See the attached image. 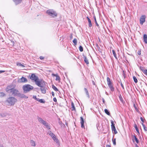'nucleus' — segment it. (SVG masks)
<instances>
[{
    "instance_id": "9d476101",
    "label": "nucleus",
    "mask_w": 147,
    "mask_h": 147,
    "mask_svg": "<svg viewBox=\"0 0 147 147\" xmlns=\"http://www.w3.org/2000/svg\"><path fill=\"white\" fill-rule=\"evenodd\" d=\"M27 82L26 78L23 77H22L21 78L19 79L18 80V82L19 83L26 82Z\"/></svg>"
},
{
    "instance_id": "a878e982",
    "label": "nucleus",
    "mask_w": 147,
    "mask_h": 147,
    "mask_svg": "<svg viewBox=\"0 0 147 147\" xmlns=\"http://www.w3.org/2000/svg\"><path fill=\"white\" fill-rule=\"evenodd\" d=\"M105 113L107 114L108 115H110V113L109 111L106 109L105 110Z\"/></svg>"
},
{
    "instance_id": "6e6d98bb",
    "label": "nucleus",
    "mask_w": 147,
    "mask_h": 147,
    "mask_svg": "<svg viewBox=\"0 0 147 147\" xmlns=\"http://www.w3.org/2000/svg\"><path fill=\"white\" fill-rule=\"evenodd\" d=\"M5 72L4 71H0V74H1L2 73L4 72Z\"/></svg>"
},
{
    "instance_id": "5701e85b",
    "label": "nucleus",
    "mask_w": 147,
    "mask_h": 147,
    "mask_svg": "<svg viewBox=\"0 0 147 147\" xmlns=\"http://www.w3.org/2000/svg\"><path fill=\"white\" fill-rule=\"evenodd\" d=\"M31 145L32 146H35V144L34 141L33 140H31L30 142Z\"/></svg>"
},
{
    "instance_id": "c85d7f7f",
    "label": "nucleus",
    "mask_w": 147,
    "mask_h": 147,
    "mask_svg": "<svg viewBox=\"0 0 147 147\" xmlns=\"http://www.w3.org/2000/svg\"><path fill=\"white\" fill-rule=\"evenodd\" d=\"M73 42L75 45H76L77 44V40L76 38H74L73 40Z\"/></svg>"
},
{
    "instance_id": "39448f33",
    "label": "nucleus",
    "mask_w": 147,
    "mask_h": 147,
    "mask_svg": "<svg viewBox=\"0 0 147 147\" xmlns=\"http://www.w3.org/2000/svg\"><path fill=\"white\" fill-rule=\"evenodd\" d=\"M50 136H51L53 140L56 142H58V140L56 138L55 135L51 131H49L47 133Z\"/></svg>"
},
{
    "instance_id": "7c9ffc66",
    "label": "nucleus",
    "mask_w": 147,
    "mask_h": 147,
    "mask_svg": "<svg viewBox=\"0 0 147 147\" xmlns=\"http://www.w3.org/2000/svg\"><path fill=\"white\" fill-rule=\"evenodd\" d=\"M142 125L144 128V129L145 131H147V127H146L145 125L143 124V123H142Z\"/></svg>"
},
{
    "instance_id": "0eeeda50",
    "label": "nucleus",
    "mask_w": 147,
    "mask_h": 147,
    "mask_svg": "<svg viewBox=\"0 0 147 147\" xmlns=\"http://www.w3.org/2000/svg\"><path fill=\"white\" fill-rule=\"evenodd\" d=\"M111 127L112 130L113 131H114V132L115 134H116L117 133V131L115 127V124L114 123V122L113 121H111Z\"/></svg>"
},
{
    "instance_id": "1a4fd4ad",
    "label": "nucleus",
    "mask_w": 147,
    "mask_h": 147,
    "mask_svg": "<svg viewBox=\"0 0 147 147\" xmlns=\"http://www.w3.org/2000/svg\"><path fill=\"white\" fill-rule=\"evenodd\" d=\"M146 16L145 15L142 16L140 18V22L141 25H142L144 22L145 21V19Z\"/></svg>"
},
{
    "instance_id": "6ab92c4d",
    "label": "nucleus",
    "mask_w": 147,
    "mask_h": 147,
    "mask_svg": "<svg viewBox=\"0 0 147 147\" xmlns=\"http://www.w3.org/2000/svg\"><path fill=\"white\" fill-rule=\"evenodd\" d=\"M87 18L89 23V26L90 27H91L92 26L91 21L90 18L88 17H87Z\"/></svg>"
},
{
    "instance_id": "ea45409f",
    "label": "nucleus",
    "mask_w": 147,
    "mask_h": 147,
    "mask_svg": "<svg viewBox=\"0 0 147 147\" xmlns=\"http://www.w3.org/2000/svg\"><path fill=\"white\" fill-rule=\"evenodd\" d=\"M99 125L98 124L96 125V127H97V129L98 130H100V127L99 126Z\"/></svg>"
},
{
    "instance_id": "a19ab883",
    "label": "nucleus",
    "mask_w": 147,
    "mask_h": 147,
    "mask_svg": "<svg viewBox=\"0 0 147 147\" xmlns=\"http://www.w3.org/2000/svg\"><path fill=\"white\" fill-rule=\"evenodd\" d=\"M112 52H113V55H114V56L115 58H116V54L115 51L114 50H112Z\"/></svg>"
},
{
    "instance_id": "f257e3e1",
    "label": "nucleus",
    "mask_w": 147,
    "mask_h": 147,
    "mask_svg": "<svg viewBox=\"0 0 147 147\" xmlns=\"http://www.w3.org/2000/svg\"><path fill=\"white\" fill-rule=\"evenodd\" d=\"M17 99L14 97H10L8 98L5 102V104L8 105H13L17 101Z\"/></svg>"
},
{
    "instance_id": "4be33fe9",
    "label": "nucleus",
    "mask_w": 147,
    "mask_h": 147,
    "mask_svg": "<svg viewBox=\"0 0 147 147\" xmlns=\"http://www.w3.org/2000/svg\"><path fill=\"white\" fill-rule=\"evenodd\" d=\"M21 1H13L15 5H17L21 3Z\"/></svg>"
},
{
    "instance_id": "e433bc0d",
    "label": "nucleus",
    "mask_w": 147,
    "mask_h": 147,
    "mask_svg": "<svg viewBox=\"0 0 147 147\" xmlns=\"http://www.w3.org/2000/svg\"><path fill=\"white\" fill-rule=\"evenodd\" d=\"M140 69L142 71L144 72V71H145V70H146L145 69H144V67H140Z\"/></svg>"
},
{
    "instance_id": "69168bd1",
    "label": "nucleus",
    "mask_w": 147,
    "mask_h": 147,
    "mask_svg": "<svg viewBox=\"0 0 147 147\" xmlns=\"http://www.w3.org/2000/svg\"><path fill=\"white\" fill-rule=\"evenodd\" d=\"M0 147H3V146H0Z\"/></svg>"
},
{
    "instance_id": "338daca9",
    "label": "nucleus",
    "mask_w": 147,
    "mask_h": 147,
    "mask_svg": "<svg viewBox=\"0 0 147 147\" xmlns=\"http://www.w3.org/2000/svg\"><path fill=\"white\" fill-rule=\"evenodd\" d=\"M99 113H100V114H100V112H99Z\"/></svg>"
},
{
    "instance_id": "72a5a7b5",
    "label": "nucleus",
    "mask_w": 147,
    "mask_h": 147,
    "mask_svg": "<svg viewBox=\"0 0 147 147\" xmlns=\"http://www.w3.org/2000/svg\"><path fill=\"white\" fill-rule=\"evenodd\" d=\"M0 116L2 117H4L6 116V114L5 113H2L0 114Z\"/></svg>"
},
{
    "instance_id": "bf43d9fd",
    "label": "nucleus",
    "mask_w": 147,
    "mask_h": 147,
    "mask_svg": "<svg viewBox=\"0 0 147 147\" xmlns=\"http://www.w3.org/2000/svg\"><path fill=\"white\" fill-rule=\"evenodd\" d=\"M106 147H111V146L109 145H107Z\"/></svg>"
},
{
    "instance_id": "393cba45",
    "label": "nucleus",
    "mask_w": 147,
    "mask_h": 147,
    "mask_svg": "<svg viewBox=\"0 0 147 147\" xmlns=\"http://www.w3.org/2000/svg\"><path fill=\"white\" fill-rule=\"evenodd\" d=\"M52 88L56 91H58V89L54 85H52Z\"/></svg>"
},
{
    "instance_id": "c756f323",
    "label": "nucleus",
    "mask_w": 147,
    "mask_h": 147,
    "mask_svg": "<svg viewBox=\"0 0 147 147\" xmlns=\"http://www.w3.org/2000/svg\"><path fill=\"white\" fill-rule=\"evenodd\" d=\"M133 78L135 82L136 83H137L138 82V80L136 77L135 76H133Z\"/></svg>"
},
{
    "instance_id": "052dcab7",
    "label": "nucleus",
    "mask_w": 147,
    "mask_h": 147,
    "mask_svg": "<svg viewBox=\"0 0 147 147\" xmlns=\"http://www.w3.org/2000/svg\"><path fill=\"white\" fill-rule=\"evenodd\" d=\"M135 146H136V147H139L137 145V144H135Z\"/></svg>"
},
{
    "instance_id": "2f4dec72",
    "label": "nucleus",
    "mask_w": 147,
    "mask_h": 147,
    "mask_svg": "<svg viewBox=\"0 0 147 147\" xmlns=\"http://www.w3.org/2000/svg\"><path fill=\"white\" fill-rule=\"evenodd\" d=\"M107 84H109V83H112V82H111L110 81V78L109 77H107Z\"/></svg>"
},
{
    "instance_id": "f8f14e48",
    "label": "nucleus",
    "mask_w": 147,
    "mask_h": 147,
    "mask_svg": "<svg viewBox=\"0 0 147 147\" xmlns=\"http://www.w3.org/2000/svg\"><path fill=\"white\" fill-rule=\"evenodd\" d=\"M108 85L109 88L111 91L113 92L114 91V88L113 87L112 83H109V84H108Z\"/></svg>"
},
{
    "instance_id": "bb28decb",
    "label": "nucleus",
    "mask_w": 147,
    "mask_h": 147,
    "mask_svg": "<svg viewBox=\"0 0 147 147\" xmlns=\"http://www.w3.org/2000/svg\"><path fill=\"white\" fill-rule=\"evenodd\" d=\"M134 139L135 140L137 144H138L139 143V141L138 140V138H137V137H136V136H134Z\"/></svg>"
},
{
    "instance_id": "4d7b16f0",
    "label": "nucleus",
    "mask_w": 147,
    "mask_h": 147,
    "mask_svg": "<svg viewBox=\"0 0 147 147\" xmlns=\"http://www.w3.org/2000/svg\"><path fill=\"white\" fill-rule=\"evenodd\" d=\"M92 84L94 85H95V82H94V81H92Z\"/></svg>"
},
{
    "instance_id": "6e6552de",
    "label": "nucleus",
    "mask_w": 147,
    "mask_h": 147,
    "mask_svg": "<svg viewBox=\"0 0 147 147\" xmlns=\"http://www.w3.org/2000/svg\"><path fill=\"white\" fill-rule=\"evenodd\" d=\"M38 78L37 76H36L34 74H31V76H30V79L33 81L35 82L38 79Z\"/></svg>"
},
{
    "instance_id": "c9c22d12",
    "label": "nucleus",
    "mask_w": 147,
    "mask_h": 147,
    "mask_svg": "<svg viewBox=\"0 0 147 147\" xmlns=\"http://www.w3.org/2000/svg\"><path fill=\"white\" fill-rule=\"evenodd\" d=\"M79 49L80 51H81V52L83 51V47L82 46H80L79 47Z\"/></svg>"
},
{
    "instance_id": "2eb2a0df",
    "label": "nucleus",
    "mask_w": 147,
    "mask_h": 147,
    "mask_svg": "<svg viewBox=\"0 0 147 147\" xmlns=\"http://www.w3.org/2000/svg\"><path fill=\"white\" fill-rule=\"evenodd\" d=\"M40 90L42 92L43 94H45L46 92V90L45 89V88L43 86H40Z\"/></svg>"
},
{
    "instance_id": "3c124183",
    "label": "nucleus",
    "mask_w": 147,
    "mask_h": 147,
    "mask_svg": "<svg viewBox=\"0 0 147 147\" xmlns=\"http://www.w3.org/2000/svg\"><path fill=\"white\" fill-rule=\"evenodd\" d=\"M52 94L53 96H55L54 92H52Z\"/></svg>"
},
{
    "instance_id": "a18cd8bd",
    "label": "nucleus",
    "mask_w": 147,
    "mask_h": 147,
    "mask_svg": "<svg viewBox=\"0 0 147 147\" xmlns=\"http://www.w3.org/2000/svg\"><path fill=\"white\" fill-rule=\"evenodd\" d=\"M134 107L135 108V109L136 110H138L136 106V105L134 104Z\"/></svg>"
},
{
    "instance_id": "864d4df0",
    "label": "nucleus",
    "mask_w": 147,
    "mask_h": 147,
    "mask_svg": "<svg viewBox=\"0 0 147 147\" xmlns=\"http://www.w3.org/2000/svg\"><path fill=\"white\" fill-rule=\"evenodd\" d=\"M40 59H44V57H42V56H40Z\"/></svg>"
},
{
    "instance_id": "13d9d810",
    "label": "nucleus",
    "mask_w": 147,
    "mask_h": 147,
    "mask_svg": "<svg viewBox=\"0 0 147 147\" xmlns=\"http://www.w3.org/2000/svg\"><path fill=\"white\" fill-rule=\"evenodd\" d=\"M102 101H103V102L104 103H105V100L104 98H102Z\"/></svg>"
},
{
    "instance_id": "49530a36",
    "label": "nucleus",
    "mask_w": 147,
    "mask_h": 147,
    "mask_svg": "<svg viewBox=\"0 0 147 147\" xmlns=\"http://www.w3.org/2000/svg\"><path fill=\"white\" fill-rule=\"evenodd\" d=\"M53 100L55 102H56L57 101V99L55 98H53Z\"/></svg>"
},
{
    "instance_id": "4c0bfd02",
    "label": "nucleus",
    "mask_w": 147,
    "mask_h": 147,
    "mask_svg": "<svg viewBox=\"0 0 147 147\" xmlns=\"http://www.w3.org/2000/svg\"><path fill=\"white\" fill-rule=\"evenodd\" d=\"M5 95V94L3 92H0V97H3Z\"/></svg>"
},
{
    "instance_id": "a211bd4d",
    "label": "nucleus",
    "mask_w": 147,
    "mask_h": 147,
    "mask_svg": "<svg viewBox=\"0 0 147 147\" xmlns=\"http://www.w3.org/2000/svg\"><path fill=\"white\" fill-rule=\"evenodd\" d=\"M83 56L84 59V61L85 62L86 64H89V62L86 57L84 55H83Z\"/></svg>"
},
{
    "instance_id": "dca6fc26",
    "label": "nucleus",
    "mask_w": 147,
    "mask_h": 147,
    "mask_svg": "<svg viewBox=\"0 0 147 147\" xmlns=\"http://www.w3.org/2000/svg\"><path fill=\"white\" fill-rule=\"evenodd\" d=\"M18 96H19L22 98H28V97L26 96L24 94H21L19 93V95Z\"/></svg>"
},
{
    "instance_id": "de8ad7c7",
    "label": "nucleus",
    "mask_w": 147,
    "mask_h": 147,
    "mask_svg": "<svg viewBox=\"0 0 147 147\" xmlns=\"http://www.w3.org/2000/svg\"><path fill=\"white\" fill-rule=\"evenodd\" d=\"M140 119L141 121L142 122V123L144 122V120L143 118L142 117H140Z\"/></svg>"
},
{
    "instance_id": "473e14b6",
    "label": "nucleus",
    "mask_w": 147,
    "mask_h": 147,
    "mask_svg": "<svg viewBox=\"0 0 147 147\" xmlns=\"http://www.w3.org/2000/svg\"><path fill=\"white\" fill-rule=\"evenodd\" d=\"M17 65L18 66L21 67H25V66L24 65L20 63H17Z\"/></svg>"
},
{
    "instance_id": "f03ea898",
    "label": "nucleus",
    "mask_w": 147,
    "mask_h": 147,
    "mask_svg": "<svg viewBox=\"0 0 147 147\" xmlns=\"http://www.w3.org/2000/svg\"><path fill=\"white\" fill-rule=\"evenodd\" d=\"M22 88L24 92L26 93L33 90L34 87L30 84H27L23 86Z\"/></svg>"
},
{
    "instance_id": "b1692460",
    "label": "nucleus",
    "mask_w": 147,
    "mask_h": 147,
    "mask_svg": "<svg viewBox=\"0 0 147 147\" xmlns=\"http://www.w3.org/2000/svg\"><path fill=\"white\" fill-rule=\"evenodd\" d=\"M134 128L137 131V132L138 133H139V131L138 130V129L137 127V125L136 124H135L134 125Z\"/></svg>"
},
{
    "instance_id": "20e7f679",
    "label": "nucleus",
    "mask_w": 147,
    "mask_h": 147,
    "mask_svg": "<svg viewBox=\"0 0 147 147\" xmlns=\"http://www.w3.org/2000/svg\"><path fill=\"white\" fill-rule=\"evenodd\" d=\"M19 92L18 90L15 88H13L11 91V92L9 94H11L13 96H18L19 95Z\"/></svg>"
},
{
    "instance_id": "37998d69",
    "label": "nucleus",
    "mask_w": 147,
    "mask_h": 147,
    "mask_svg": "<svg viewBox=\"0 0 147 147\" xmlns=\"http://www.w3.org/2000/svg\"><path fill=\"white\" fill-rule=\"evenodd\" d=\"M112 141H113V144L114 145H116V141H115L116 139L115 138L114 139H113Z\"/></svg>"
},
{
    "instance_id": "e2e57ef3",
    "label": "nucleus",
    "mask_w": 147,
    "mask_h": 147,
    "mask_svg": "<svg viewBox=\"0 0 147 147\" xmlns=\"http://www.w3.org/2000/svg\"><path fill=\"white\" fill-rule=\"evenodd\" d=\"M70 38H72V36L71 35V36H70Z\"/></svg>"
},
{
    "instance_id": "09e8293b",
    "label": "nucleus",
    "mask_w": 147,
    "mask_h": 147,
    "mask_svg": "<svg viewBox=\"0 0 147 147\" xmlns=\"http://www.w3.org/2000/svg\"><path fill=\"white\" fill-rule=\"evenodd\" d=\"M52 75L53 76H57V74H52Z\"/></svg>"
},
{
    "instance_id": "4468645a",
    "label": "nucleus",
    "mask_w": 147,
    "mask_h": 147,
    "mask_svg": "<svg viewBox=\"0 0 147 147\" xmlns=\"http://www.w3.org/2000/svg\"><path fill=\"white\" fill-rule=\"evenodd\" d=\"M80 123L81 124V127L82 128H84V120L83 118L81 117H80Z\"/></svg>"
},
{
    "instance_id": "c03bdc74",
    "label": "nucleus",
    "mask_w": 147,
    "mask_h": 147,
    "mask_svg": "<svg viewBox=\"0 0 147 147\" xmlns=\"http://www.w3.org/2000/svg\"><path fill=\"white\" fill-rule=\"evenodd\" d=\"M143 73H144L147 76V69H146L144 72Z\"/></svg>"
},
{
    "instance_id": "5fc2aeb1",
    "label": "nucleus",
    "mask_w": 147,
    "mask_h": 147,
    "mask_svg": "<svg viewBox=\"0 0 147 147\" xmlns=\"http://www.w3.org/2000/svg\"><path fill=\"white\" fill-rule=\"evenodd\" d=\"M138 54L140 55L141 54V51H138Z\"/></svg>"
},
{
    "instance_id": "7ed1b4c3",
    "label": "nucleus",
    "mask_w": 147,
    "mask_h": 147,
    "mask_svg": "<svg viewBox=\"0 0 147 147\" xmlns=\"http://www.w3.org/2000/svg\"><path fill=\"white\" fill-rule=\"evenodd\" d=\"M38 121L40 123L44 125L46 127L49 129H50V127L48 123L46 121L43 120L42 118L40 117H38Z\"/></svg>"
},
{
    "instance_id": "79ce46f5",
    "label": "nucleus",
    "mask_w": 147,
    "mask_h": 147,
    "mask_svg": "<svg viewBox=\"0 0 147 147\" xmlns=\"http://www.w3.org/2000/svg\"><path fill=\"white\" fill-rule=\"evenodd\" d=\"M56 80L57 81L59 80H60V77L57 75V76H56Z\"/></svg>"
},
{
    "instance_id": "f3484780",
    "label": "nucleus",
    "mask_w": 147,
    "mask_h": 147,
    "mask_svg": "<svg viewBox=\"0 0 147 147\" xmlns=\"http://www.w3.org/2000/svg\"><path fill=\"white\" fill-rule=\"evenodd\" d=\"M144 40L146 43H147V35L144 34L143 36Z\"/></svg>"
},
{
    "instance_id": "58836bf2",
    "label": "nucleus",
    "mask_w": 147,
    "mask_h": 147,
    "mask_svg": "<svg viewBox=\"0 0 147 147\" xmlns=\"http://www.w3.org/2000/svg\"><path fill=\"white\" fill-rule=\"evenodd\" d=\"M39 102L41 103H44L45 102V101L43 99H39Z\"/></svg>"
},
{
    "instance_id": "aec40b11",
    "label": "nucleus",
    "mask_w": 147,
    "mask_h": 147,
    "mask_svg": "<svg viewBox=\"0 0 147 147\" xmlns=\"http://www.w3.org/2000/svg\"><path fill=\"white\" fill-rule=\"evenodd\" d=\"M71 110L72 111H75L76 110V109H75V107L74 106V103L72 102L71 104Z\"/></svg>"
},
{
    "instance_id": "603ef678",
    "label": "nucleus",
    "mask_w": 147,
    "mask_h": 147,
    "mask_svg": "<svg viewBox=\"0 0 147 147\" xmlns=\"http://www.w3.org/2000/svg\"><path fill=\"white\" fill-rule=\"evenodd\" d=\"M121 86L122 87V88L123 89H124V86L123 85V84H122V83H121Z\"/></svg>"
},
{
    "instance_id": "f704fd0d",
    "label": "nucleus",
    "mask_w": 147,
    "mask_h": 147,
    "mask_svg": "<svg viewBox=\"0 0 147 147\" xmlns=\"http://www.w3.org/2000/svg\"><path fill=\"white\" fill-rule=\"evenodd\" d=\"M94 19L95 22L96 23V26L98 27L99 28V25L97 23V21H96V18H95V16H94Z\"/></svg>"
},
{
    "instance_id": "412c9836",
    "label": "nucleus",
    "mask_w": 147,
    "mask_h": 147,
    "mask_svg": "<svg viewBox=\"0 0 147 147\" xmlns=\"http://www.w3.org/2000/svg\"><path fill=\"white\" fill-rule=\"evenodd\" d=\"M84 89L85 91L86 94L87 95V97H88V98H90V96H89V93L88 92V91L87 89L86 88H84Z\"/></svg>"
},
{
    "instance_id": "680f3d73",
    "label": "nucleus",
    "mask_w": 147,
    "mask_h": 147,
    "mask_svg": "<svg viewBox=\"0 0 147 147\" xmlns=\"http://www.w3.org/2000/svg\"><path fill=\"white\" fill-rule=\"evenodd\" d=\"M39 99H40L38 98H37V99H36V100L37 101H39Z\"/></svg>"
},
{
    "instance_id": "cd10ccee",
    "label": "nucleus",
    "mask_w": 147,
    "mask_h": 147,
    "mask_svg": "<svg viewBox=\"0 0 147 147\" xmlns=\"http://www.w3.org/2000/svg\"><path fill=\"white\" fill-rule=\"evenodd\" d=\"M119 99L121 101V102H123V98L121 95V94H120L119 95Z\"/></svg>"
},
{
    "instance_id": "9b49d317",
    "label": "nucleus",
    "mask_w": 147,
    "mask_h": 147,
    "mask_svg": "<svg viewBox=\"0 0 147 147\" xmlns=\"http://www.w3.org/2000/svg\"><path fill=\"white\" fill-rule=\"evenodd\" d=\"M35 84L36 85L39 87L41 86V84H42V80H39L38 78L37 80L36 81H35Z\"/></svg>"
},
{
    "instance_id": "0e129e2a",
    "label": "nucleus",
    "mask_w": 147,
    "mask_h": 147,
    "mask_svg": "<svg viewBox=\"0 0 147 147\" xmlns=\"http://www.w3.org/2000/svg\"><path fill=\"white\" fill-rule=\"evenodd\" d=\"M98 39H99V41L100 42V39L99 38H98Z\"/></svg>"
},
{
    "instance_id": "ddd939ff",
    "label": "nucleus",
    "mask_w": 147,
    "mask_h": 147,
    "mask_svg": "<svg viewBox=\"0 0 147 147\" xmlns=\"http://www.w3.org/2000/svg\"><path fill=\"white\" fill-rule=\"evenodd\" d=\"M13 88L11 86H8L6 88V90L8 93H9L12 90H13Z\"/></svg>"
},
{
    "instance_id": "8fccbe9b",
    "label": "nucleus",
    "mask_w": 147,
    "mask_h": 147,
    "mask_svg": "<svg viewBox=\"0 0 147 147\" xmlns=\"http://www.w3.org/2000/svg\"><path fill=\"white\" fill-rule=\"evenodd\" d=\"M33 98L34 99H35V100H36V99H37V98H36V96H33Z\"/></svg>"
},
{
    "instance_id": "423d86ee",
    "label": "nucleus",
    "mask_w": 147,
    "mask_h": 147,
    "mask_svg": "<svg viewBox=\"0 0 147 147\" xmlns=\"http://www.w3.org/2000/svg\"><path fill=\"white\" fill-rule=\"evenodd\" d=\"M47 13L50 16L52 17L57 16L56 13L53 10L49 9L47 11Z\"/></svg>"
}]
</instances>
